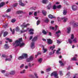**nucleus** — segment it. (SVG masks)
<instances>
[{"label":"nucleus","mask_w":78,"mask_h":78,"mask_svg":"<svg viewBox=\"0 0 78 78\" xmlns=\"http://www.w3.org/2000/svg\"><path fill=\"white\" fill-rule=\"evenodd\" d=\"M22 38H19L18 40H16L15 41L14 43H13V45L15 46V47H17V46H20V47H23L24 45H25V43H21L20 42H22Z\"/></svg>","instance_id":"f257e3e1"},{"label":"nucleus","mask_w":78,"mask_h":78,"mask_svg":"<svg viewBox=\"0 0 78 78\" xmlns=\"http://www.w3.org/2000/svg\"><path fill=\"white\" fill-rule=\"evenodd\" d=\"M37 39V37H34L32 40V42L31 43V45L30 47L32 48H34V42Z\"/></svg>","instance_id":"f03ea898"},{"label":"nucleus","mask_w":78,"mask_h":78,"mask_svg":"<svg viewBox=\"0 0 78 78\" xmlns=\"http://www.w3.org/2000/svg\"><path fill=\"white\" fill-rule=\"evenodd\" d=\"M28 55L27 54H23V55L22 56H20L18 58V59L19 60H21V59H24V58H27Z\"/></svg>","instance_id":"7ed1b4c3"},{"label":"nucleus","mask_w":78,"mask_h":78,"mask_svg":"<svg viewBox=\"0 0 78 78\" xmlns=\"http://www.w3.org/2000/svg\"><path fill=\"white\" fill-rule=\"evenodd\" d=\"M51 76H54V77H55V78H58L59 77L58 76V74H57V72H55L52 73L51 74Z\"/></svg>","instance_id":"20e7f679"},{"label":"nucleus","mask_w":78,"mask_h":78,"mask_svg":"<svg viewBox=\"0 0 78 78\" xmlns=\"http://www.w3.org/2000/svg\"><path fill=\"white\" fill-rule=\"evenodd\" d=\"M33 60V56H30L29 58H27L26 61L27 62H31Z\"/></svg>","instance_id":"39448f33"},{"label":"nucleus","mask_w":78,"mask_h":78,"mask_svg":"<svg viewBox=\"0 0 78 78\" xmlns=\"http://www.w3.org/2000/svg\"><path fill=\"white\" fill-rule=\"evenodd\" d=\"M30 24L27 23V24H25V23H24L22 25H21V27L22 28H26L27 26H29Z\"/></svg>","instance_id":"423d86ee"},{"label":"nucleus","mask_w":78,"mask_h":78,"mask_svg":"<svg viewBox=\"0 0 78 78\" xmlns=\"http://www.w3.org/2000/svg\"><path fill=\"white\" fill-rule=\"evenodd\" d=\"M72 9L73 11H76L77 9V6L75 5H73L72 6Z\"/></svg>","instance_id":"0eeeda50"},{"label":"nucleus","mask_w":78,"mask_h":78,"mask_svg":"<svg viewBox=\"0 0 78 78\" xmlns=\"http://www.w3.org/2000/svg\"><path fill=\"white\" fill-rule=\"evenodd\" d=\"M19 5H20V6H25V4L22 2L21 0L19 1Z\"/></svg>","instance_id":"6e6552de"},{"label":"nucleus","mask_w":78,"mask_h":78,"mask_svg":"<svg viewBox=\"0 0 78 78\" xmlns=\"http://www.w3.org/2000/svg\"><path fill=\"white\" fill-rule=\"evenodd\" d=\"M57 28H58V26H55V29H54V27H50V28L51 30H53L54 29H55V30H56L57 29Z\"/></svg>","instance_id":"1a4fd4ad"},{"label":"nucleus","mask_w":78,"mask_h":78,"mask_svg":"<svg viewBox=\"0 0 78 78\" xmlns=\"http://www.w3.org/2000/svg\"><path fill=\"white\" fill-rule=\"evenodd\" d=\"M48 43L49 44H52V41L51 39H48Z\"/></svg>","instance_id":"9d476101"},{"label":"nucleus","mask_w":78,"mask_h":78,"mask_svg":"<svg viewBox=\"0 0 78 78\" xmlns=\"http://www.w3.org/2000/svg\"><path fill=\"white\" fill-rule=\"evenodd\" d=\"M4 48L5 50H7V49H8V48H9V47L8 45V44H5L4 46Z\"/></svg>","instance_id":"9b49d317"},{"label":"nucleus","mask_w":78,"mask_h":78,"mask_svg":"<svg viewBox=\"0 0 78 78\" xmlns=\"http://www.w3.org/2000/svg\"><path fill=\"white\" fill-rule=\"evenodd\" d=\"M60 50H61V48H58V50L56 51V54H57L58 55H59V54H61V52L59 51Z\"/></svg>","instance_id":"f8f14e48"},{"label":"nucleus","mask_w":78,"mask_h":78,"mask_svg":"<svg viewBox=\"0 0 78 78\" xmlns=\"http://www.w3.org/2000/svg\"><path fill=\"white\" fill-rule=\"evenodd\" d=\"M61 19H62V20H63L64 22H66V21H67V18H66L64 17L62 18Z\"/></svg>","instance_id":"ddd939ff"},{"label":"nucleus","mask_w":78,"mask_h":78,"mask_svg":"<svg viewBox=\"0 0 78 78\" xmlns=\"http://www.w3.org/2000/svg\"><path fill=\"white\" fill-rule=\"evenodd\" d=\"M48 17L50 19H53V18H54V19H56V17H53L51 15H49L48 16Z\"/></svg>","instance_id":"4468645a"},{"label":"nucleus","mask_w":78,"mask_h":78,"mask_svg":"<svg viewBox=\"0 0 78 78\" xmlns=\"http://www.w3.org/2000/svg\"><path fill=\"white\" fill-rule=\"evenodd\" d=\"M78 27V23H74L73 25V27L74 28H75L76 27Z\"/></svg>","instance_id":"2eb2a0df"},{"label":"nucleus","mask_w":78,"mask_h":78,"mask_svg":"<svg viewBox=\"0 0 78 78\" xmlns=\"http://www.w3.org/2000/svg\"><path fill=\"white\" fill-rule=\"evenodd\" d=\"M48 2V0H42V3L44 4H46Z\"/></svg>","instance_id":"dca6fc26"},{"label":"nucleus","mask_w":78,"mask_h":78,"mask_svg":"<svg viewBox=\"0 0 78 78\" xmlns=\"http://www.w3.org/2000/svg\"><path fill=\"white\" fill-rule=\"evenodd\" d=\"M71 30V29H70V27H69L67 28V31L68 33H70V31Z\"/></svg>","instance_id":"f3484780"},{"label":"nucleus","mask_w":78,"mask_h":78,"mask_svg":"<svg viewBox=\"0 0 78 78\" xmlns=\"http://www.w3.org/2000/svg\"><path fill=\"white\" fill-rule=\"evenodd\" d=\"M60 33H61V31L60 30H58L56 32V34H57L58 37H59V34H60Z\"/></svg>","instance_id":"a211bd4d"},{"label":"nucleus","mask_w":78,"mask_h":78,"mask_svg":"<svg viewBox=\"0 0 78 78\" xmlns=\"http://www.w3.org/2000/svg\"><path fill=\"white\" fill-rule=\"evenodd\" d=\"M55 48V45H53V46H51L50 47V49L51 50H53Z\"/></svg>","instance_id":"6ab92c4d"},{"label":"nucleus","mask_w":78,"mask_h":78,"mask_svg":"<svg viewBox=\"0 0 78 78\" xmlns=\"http://www.w3.org/2000/svg\"><path fill=\"white\" fill-rule=\"evenodd\" d=\"M29 30V28H27L26 30H21V33H24V32H27L28 30Z\"/></svg>","instance_id":"aec40b11"},{"label":"nucleus","mask_w":78,"mask_h":78,"mask_svg":"<svg viewBox=\"0 0 78 78\" xmlns=\"http://www.w3.org/2000/svg\"><path fill=\"white\" fill-rule=\"evenodd\" d=\"M68 42L69 44H71L72 43V42H73V41L72 40V39H69Z\"/></svg>","instance_id":"412c9836"},{"label":"nucleus","mask_w":78,"mask_h":78,"mask_svg":"<svg viewBox=\"0 0 78 78\" xmlns=\"http://www.w3.org/2000/svg\"><path fill=\"white\" fill-rule=\"evenodd\" d=\"M15 73V71H12L10 73V75H14V74Z\"/></svg>","instance_id":"4be33fe9"},{"label":"nucleus","mask_w":78,"mask_h":78,"mask_svg":"<svg viewBox=\"0 0 78 78\" xmlns=\"http://www.w3.org/2000/svg\"><path fill=\"white\" fill-rule=\"evenodd\" d=\"M4 5H5V3L2 2L0 4V8H1V7L3 6H4Z\"/></svg>","instance_id":"5701e85b"},{"label":"nucleus","mask_w":78,"mask_h":78,"mask_svg":"<svg viewBox=\"0 0 78 78\" xmlns=\"http://www.w3.org/2000/svg\"><path fill=\"white\" fill-rule=\"evenodd\" d=\"M59 63L60 64L61 66H63L64 65V63H62V61H59Z\"/></svg>","instance_id":"b1692460"},{"label":"nucleus","mask_w":78,"mask_h":78,"mask_svg":"<svg viewBox=\"0 0 78 78\" xmlns=\"http://www.w3.org/2000/svg\"><path fill=\"white\" fill-rule=\"evenodd\" d=\"M20 30V28L19 27L17 26V27H16V31H19Z\"/></svg>","instance_id":"393cba45"},{"label":"nucleus","mask_w":78,"mask_h":78,"mask_svg":"<svg viewBox=\"0 0 78 78\" xmlns=\"http://www.w3.org/2000/svg\"><path fill=\"white\" fill-rule=\"evenodd\" d=\"M43 50L44 51L43 53H45V52H46L47 51V49H45L44 47L43 48Z\"/></svg>","instance_id":"a878e982"},{"label":"nucleus","mask_w":78,"mask_h":78,"mask_svg":"<svg viewBox=\"0 0 78 78\" xmlns=\"http://www.w3.org/2000/svg\"><path fill=\"white\" fill-rule=\"evenodd\" d=\"M34 66V64H32V65H31V63H29L28 64V67H31L32 66Z\"/></svg>","instance_id":"bb28decb"},{"label":"nucleus","mask_w":78,"mask_h":78,"mask_svg":"<svg viewBox=\"0 0 78 78\" xmlns=\"http://www.w3.org/2000/svg\"><path fill=\"white\" fill-rule=\"evenodd\" d=\"M3 17H7V18H11V17L10 16H8L7 15H3Z\"/></svg>","instance_id":"cd10ccee"},{"label":"nucleus","mask_w":78,"mask_h":78,"mask_svg":"<svg viewBox=\"0 0 78 78\" xmlns=\"http://www.w3.org/2000/svg\"><path fill=\"white\" fill-rule=\"evenodd\" d=\"M67 14V11L66 10H64L63 12V14L64 15H66Z\"/></svg>","instance_id":"c85d7f7f"},{"label":"nucleus","mask_w":78,"mask_h":78,"mask_svg":"<svg viewBox=\"0 0 78 78\" xmlns=\"http://www.w3.org/2000/svg\"><path fill=\"white\" fill-rule=\"evenodd\" d=\"M8 34V32H5L4 33V37H5Z\"/></svg>","instance_id":"c756f323"},{"label":"nucleus","mask_w":78,"mask_h":78,"mask_svg":"<svg viewBox=\"0 0 78 78\" xmlns=\"http://www.w3.org/2000/svg\"><path fill=\"white\" fill-rule=\"evenodd\" d=\"M42 33H43V34H47V32L45 31L44 30H42Z\"/></svg>","instance_id":"7c9ffc66"},{"label":"nucleus","mask_w":78,"mask_h":78,"mask_svg":"<svg viewBox=\"0 0 78 78\" xmlns=\"http://www.w3.org/2000/svg\"><path fill=\"white\" fill-rule=\"evenodd\" d=\"M71 60L72 61H77V60H76V57H74Z\"/></svg>","instance_id":"2f4dec72"},{"label":"nucleus","mask_w":78,"mask_h":78,"mask_svg":"<svg viewBox=\"0 0 78 78\" xmlns=\"http://www.w3.org/2000/svg\"><path fill=\"white\" fill-rule=\"evenodd\" d=\"M12 59H11V58H6L5 59V60L6 61H11Z\"/></svg>","instance_id":"473e14b6"},{"label":"nucleus","mask_w":78,"mask_h":78,"mask_svg":"<svg viewBox=\"0 0 78 78\" xmlns=\"http://www.w3.org/2000/svg\"><path fill=\"white\" fill-rule=\"evenodd\" d=\"M73 42L74 43H76L77 41H76V38H75L73 40Z\"/></svg>","instance_id":"72a5a7b5"},{"label":"nucleus","mask_w":78,"mask_h":78,"mask_svg":"<svg viewBox=\"0 0 78 78\" xmlns=\"http://www.w3.org/2000/svg\"><path fill=\"white\" fill-rule=\"evenodd\" d=\"M47 9H50L51 8V4H49L48 6H47Z\"/></svg>","instance_id":"f704fd0d"},{"label":"nucleus","mask_w":78,"mask_h":78,"mask_svg":"<svg viewBox=\"0 0 78 78\" xmlns=\"http://www.w3.org/2000/svg\"><path fill=\"white\" fill-rule=\"evenodd\" d=\"M51 70V68H49L46 70V72H50Z\"/></svg>","instance_id":"c9c22d12"},{"label":"nucleus","mask_w":78,"mask_h":78,"mask_svg":"<svg viewBox=\"0 0 78 78\" xmlns=\"http://www.w3.org/2000/svg\"><path fill=\"white\" fill-rule=\"evenodd\" d=\"M16 12L17 14H21V13L23 12L21 11H17Z\"/></svg>","instance_id":"e433bc0d"},{"label":"nucleus","mask_w":78,"mask_h":78,"mask_svg":"<svg viewBox=\"0 0 78 78\" xmlns=\"http://www.w3.org/2000/svg\"><path fill=\"white\" fill-rule=\"evenodd\" d=\"M42 12L43 14L44 15V16H45V15L46 14V12L43 10L42 11Z\"/></svg>","instance_id":"4c0bfd02"},{"label":"nucleus","mask_w":78,"mask_h":78,"mask_svg":"<svg viewBox=\"0 0 78 78\" xmlns=\"http://www.w3.org/2000/svg\"><path fill=\"white\" fill-rule=\"evenodd\" d=\"M6 39L7 40L9 41L10 42H12V40L9 39V38H7Z\"/></svg>","instance_id":"58836bf2"},{"label":"nucleus","mask_w":78,"mask_h":78,"mask_svg":"<svg viewBox=\"0 0 78 78\" xmlns=\"http://www.w3.org/2000/svg\"><path fill=\"white\" fill-rule=\"evenodd\" d=\"M45 22H46V23H48V22H49L48 19V18H46V20H45Z\"/></svg>","instance_id":"ea45409f"},{"label":"nucleus","mask_w":78,"mask_h":78,"mask_svg":"<svg viewBox=\"0 0 78 78\" xmlns=\"http://www.w3.org/2000/svg\"><path fill=\"white\" fill-rule=\"evenodd\" d=\"M57 8H58V9H60L61 8V5H57L56 6Z\"/></svg>","instance_id":"a19ab883"},{"label":"nucleus","mask_w":78,"mask_h":78,"mask_svg":"<svg viewBox=\"0 0 78 78\" xmlns=\"http://www.w3.org/2000/svg\"><path fill=\"white\" fill-rule=\"evenodd\" d=\"M71 36V39H73L74 38V35L73 34H72Z\"/></svg>","instance_id":"79ce46f5"},{"label":"nucleus","mask_w":78,"mask_h":78,"mask_svg":"<svg viewBox=\"0 0 78 78\" xmlns=\"http://www.w3.org/2000/svg\"><path fill=\"white\" fill-rule=\"evenodd\" d=\"M56 5H54L53 7V9L54 10H55V9H56Z\"/></svg>","instance_id":"37998d69"},{"label":"nucleus","mask_w":78,"mask_h":78,"mask_svg":"<svg viewBox=\"0 0 78 78\" xmlns=\"http://www.w3.org/2000/svg\"><path fill=\"white\" fill-rule=\"evenodd\" d=\"M11 22L12 23H14V22H16V19H12L11 20Z\"/></svg>","instance_id":"c03bdc74"},{"label":"nucleus","mask_w":78,"mask_h":78,"mask_svg":"<svg viewBox=\"0 0 78 78\" xmlns=\"http://www.w3.org/2000/svg\"><path fill=\"white\" fill-rule=\"evenodd\" d=\"M25 72V70L24 69L22 71H21L20 72L21 73H24Z\"/></svg>","instance_id":"a18cd8bd"},{"label":"nucleus","mask_w":78,"mask_h":78,"mask_svg":"<svg viewBox=\"0 0 78 78\" xmlns=\"http://www.w3.org/2000/svg\"><path fill=\"white\" fill-rule=\"evenodd\" d=\"M42 58H40L38 60V62H42Z\"/></svg>","instance_id":"49530a36"},{"label":"nucleus","mask_w":78,"mask_h":78,"mask_svg":"<svg viewBox=\"0 0 78 78\" xmlns=\"http://www.w3.org/2000/svg\"><path fill=\"white\" fill-rule=\"evenodd\" d=\"M17 6V3H16L13 5V7H16V6Z\"/></svg>","instance_id":"de8ad7c7"},{"label":"nucleus","mask_w":78,"mask_h":78,"mask_svg":"<svg viewBox=\"0 0 78 78\" xmlns=\"http://www.w3.org/2000/svg\"><path fill=\"white\" fill-rule=\"evenodd\" d=\"M29 31V32H30V31H34V29H30Z\"/></svg>","instance_id":"09e8293b"},{"label":"nucleus","mask_w":78,"mask_h":78,"mask_svg":"<svg viewBox=\"0 0 78 78\" xmlns=\"http://www.w3.org/2000/svg\"><path fill=\"white\" fill-rule=\"evenodd\" d=\"M11 11V9H8L7 10V12H9Z\"/></svg>","instance_id":"8fccbe9b"},{"label":"nucleus","mask_w":78,"mask_h":78,"mask_svg":"<svg viewBox=\"0 0 78 78\" xmlns=\"http://www.w3.org/2000/svg\"><path fill=\"white\" fill-rule=\"evenodd\" d=\"M40 23V21H39V20H38L37 22V25H39Z\"/></svg>","instance_id":"3c124183"},{"label":"nucleus","mask_w":78,"mask_h":78,"mask_svg":"<svg viewBox=\"0 0 78 78\" xmlns=\"http://www.w3.org/2000/svg\"><path fill=\"white\" fill-rule=\"evenodd\" d=\"M33 12H30L29 13V15H32V14H33Z\"/></svg>","instance_id":"603ef678"},{"label":"nucleus","mask_w":78,"mask_h":78,"mask_svg":"<svg viewBox=\"0 0 78 78\" xmlns=\"http://www.w3.org/2000/svg\"><path fill=\"white\" fill-rule=\"evenodd\" d=\"M14 31H15V29H13L12 31V34H14Z\"/></svg>","instance_id":"864d4df0"},{"label":"nucleus","mask_w":78,"mask_h":78,"mask_svg":"<svg viewBox=\"0 0 78 78\" xmlns=\"http://www.w3.org/2000/svg\"><path fill=\"white\" fill-rule=\"evenodd\" d=\"M23 66H24V64H22L20 66V68H22V67H23Z\"/></svg>","instance_id":"5fc2aeb1"},{"label":"nucleus","mask_w":78,"mask_h":78,"mask_svg":"<svg viewBox=\"0 0 78 78\" xmlns=\"http://www.w3.org/2000/svg\"><path fill=\"white\" fill-rule=\"evenodd\" d=\"M34 16H37V12H35L34 13Z\"/></svg>","instance_id":"6e6d98bb"},{"label":"nucleus","mask_w":78,"mask_h":78,"mask_svg":"<svg viewBox=\"0 0 78 78\" xmlns=\"http://www.w3.org/2000/svg\"><path fill=\"white\" fill-rule=\"evenodd\" d=\"M60 75L61 76H62V75H63V74L62 73V71H60Z\"/></svg>","instance_id":"4d7b16f0"},{"label":"nucleus","mask_w":78,"mask_h":78,"mask_svg":"<svg viewBox=\"0 0 78 78\" xmlns=\"http://www.w3.org/2000/svg\"><path fill=\"white\" fill-rule=\"evenodd\" d=\"M57 43H58V44H60V43H61V42L58 40H57Z\"/></svg>","instance_id":"13d9d810"},{"label":"nucleus","mask_w":78,"mask_h":78,"mask_svg":"<svg viewBox=\"0 0 78 78\" xmlns=\"http://www.w3.org/2000/svg\"><path fill=\"white\" fill-rule=\"evenodd\" d=\"M3 31H2L1 32V34H0V37H1V36L2 35V34H3Z\"/></svg>","instance_id":"bf43d9fd"},{"label":"nucleus","mask_w":78,"mask_h":78,"mask_svg":"<svg viewBox=\"0 0 78 78\" xmlns=\"http://www.w3.org/2000/svg\"><path fill=\"white\" fill-rule=\"evenodd\" d=\"M25 68L26 69H28V66H25Z\"/></svg>","instance_id":"052dcab7"},{"label":"nucleus","mask_w":78,"mask_h":78,"mask_svg":"<svg viewBox=\"0 0 78 78\" xmlns=\"http://www.w3.org/2000/svg\"><path fill=\"white\" fill-rule=\"evenodd\" d=\"M53 55V52H50L49 53V55Z\"/></svg>","instance_id":"680f3d73"},{"label":"nucleus","mask_w":78,"mask_h":78,"mask_svg":"<svg viewBox=\"0 0 78 78\" xmlns=\"http://www.w3.org/2000/svg\"><path fill=\"white\" fill-rule=\"evenodd\" d=\"M1 72L3 73H5V70H2V71Z\"/></svg>","instance_id":"e2e57ef3"},{"label":"nucleus","mask_w":78,"mask_h":78,"mask_svg":"<svg viewBox=\"0 0 78 78\" xmlns=\"http://www.w3.org/2000/svg\"><path fill=\"white\" fill-rule=\"evenodd\" d=\"M33 38V36H30V40H31L32 39V38Z\"/></svg>","instance_id":"0e129e2a"},{"label":"nucleus","mask_w":78,"mask_h":78,"mask_svg":"<svg viewBox=\"0 0 78 78\" xmlns=\"http://www.w3.org/2000/svg\"><path fill=\"white\" fill-rule=\"evenodd\" d=\"M30 34H34V33L33 32H30Z\"/></svg>","instance_id":"69168bd1"},{"label":"nucleus","mask_w":78,"mask_h":78,"mask_svg":"<svg viewBox=\"0 0 78 78\" xmlns=\"http://www.w3.org/2000/svg\"><path fill=\"white\" fill-rule=\"evenodd\" d=\"M70 74V72H68L67 73L66 75H69Z\"/></svg>","instance_id":"338daca9"},{"label":"nucleus","mask_w":78,"mask_h":78,"mask_svg":"<svg viewBox=\"0 0 78 78\" xmlns=\"http://www.w3.org/2000/svg\"><path fill=\"white\" fill-rule=\"evenodd\" d=\"M10 58H11V59H12V55H10Z\"/></svg>","instance_id":"774afa93"}]
</instances>
